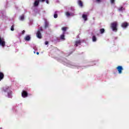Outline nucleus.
I'll return each instance as SVG.
<instances>
[{"mask_svg":"<svg viewBox=\"0 0 129 129\" xmlns=\"http://www.w3.org/2000/svg\"><path fill=\"white\" fill-rule=\"evenodd\" d=\"M100 32L101 34H103V33H104V29H101L100 30Z\"/></svg>","mask_w":129,"mask_h":129,"instance_id":"nucleus-12","label":"nucleus"},{"mask_svg":"<svg viewBox=\"0 0 129 129\" xmlns=\"http://www.w3.org/2000/svg\"><path fill=\"white\" fill-rule=\"evenodd\" d=\"M4 77H5V75H4V74L2 72H0V81L2 79H4Z\"/></svg>","mask_w":129,"mask_h":129,"instance_id":"nucleus-6","label":"nucleus"},{"mask_svg":"<svg viewBox=\"0 0 129 129\" xmlns=\"http://www.w3.org/2000/svg\"><path fill=\"white\" fill-rule=\"evenodd\" d=\"M22 34H25V30H23V31H22Z\"/></svg>","mask_w":129,"mask_h":129,"instance_id":"nucleus-24","label":"nucleus"},{"mask_svg":"<svg viewBox=\"0 0 129 129\" xmlns=\"http://www.w3.org/2000/svg\"><path fill=\"white\" fill-rule=\"evenodd\" d=\"M60 38H61V39H64V35H62L60 36Z\"/></svg>","mask_w":129,"mask_h":129,"instance_id":"nucleus-20","label":"nucleus"},{"mask_svg":"<svg viewBox=\"0 0 129 129\" xmlns=\"http://www.w3.org/2000/svg\"><path fill=\"white\" fill-rule=\"evenodd\" d=\"M58 17V15L56 14H55L54 15V18H55V19L57 18Z\"/></svg>","mask_w":129,"mask_h":129,"instance_id":"nucleus-17","label":"nucleus"},{"mask_svg":"<svg viewBox=\"0 0 129 129\" xmlns=\"http://www.w3.org/2000/svg\"><path fill=\"white\" fill-rule=\"evenodd\" d=\"M127 23L125 22L122 24V28H126V27H127Z\"/></svg>","mask_w":129,"mask_h":129,"instance_id":"nucleus-8","label":"nucleus"},{"mask_svg":"<svg viewBox=\"0 0 129 129\" xmlns=\"http://www.w3.org/2000/svg\"><path fill=\"white\" fill-rule=\"evenodd\" d=\"M66 16H67V17H69V16H70V13H69V12H67Z\"/></svg>","mask_w":129,"mask_h":129,"instance_id":"nucleus-16","label":"nucleus"},{"mask_svg":"<svg viewBox=\"0 0 129 129\" xmlns=\"http://www.w3.org/2000/svg\"><path fill=\"white\" fill-rule=\"evenodd\" d=\"M36 36L39 39H41V38H42V35L41 34V32H40L39 31L37 32Z\"/></svg>","mask_w":129,"mask_h":129,"instance_id":"nucleus-4","label":"nucleus"},{"mask_svg":"<svg viewBox=\"0 0 129 129\" xmlns=\"http://www.w3.org/2000/svg\"><path fill=\"white\" fill-rule=\"evenodd\" d=\"M39 0H35L34 4V7H37V6L39 5Z\"/></svg>","mask_w":129,"mask_h":129,"instance_id":"nucleus-7","label":"nucleus"},{"mask_svg":"<svg viewBox=\"0 0 129 129\" xmlns=\"http://www.w3.org/2000/svg\"><path fill=\"white\" fill-rule=\"evenodd\" d=\"M41 2H45V0H41Z\"/></svg>","mask_w":129,"mask_h":129,"instance_id":"nucleus-26","label":"nucleus"},{"mask_svg":"<svg viewBox=\"0 0 129 129\" xmlns=\"http://www.w3.org/2000/svg\"><path fill=\"white\" fill-rule=\"evenodd\" d=\"M83 18L84 19V20H85V21H87V16L84 14L83 15Z\"/></svg>","mask_w":129,"mask_h":129,"instance_id":"nucleus-10","label":"nucleus"},{"mask_svg":"<svg viewBox=\"0 0 129 129\" xmlns=\"http://www.w3.org/2000/svg\"><path fill=\"white\" fill-rule=\"evenodd\" d=\"M62 31H63V32H65V31H66V30H67V27H62L61 28Z\"/></svg>","mask_w":129,"mask_h":129,"instance_id":"nucleus-14","label":"nucleus"},{"mask_svg":"<svg viewBox=\"0 0 129 129\" xmlns=\"http://www.w3.org/2000/svg\"><path fill=\"white\" fill-rule=\"evenodd\" d=\"M45 45H48V41H45Z\"/></svg>","mask_w":129,"mask_h":129,"instance_id":"nucleus-22","label":"nucleus"},{"mask_svg":"<svg viewBox=\"0 0 129 129\" xmlns=\"http://www.w3.org/2000/svg\"><path fill=\"white\" fill-rule=\"evenodd\" d=\"M97 2H98V3H99L100 2V0H97Z\"/></svg>","mask_w":129,"mask_h":129,"instance_id":"nucleus-25","label":"nucleus"},{"mask_svg":"<svg viewBox=\"0 0 129 129\" xmlns=\"http://www.w3.org/2000/svg\"><path fill=\"white\" fill-rule=\"evenodd\" d=\"M78 44H80V40L76 42V43H75L76 47H77L78 46Z\"/></svg>","mask_w":129,"mask_h":129,"instance_id":"nucleus-11","label":"nucleus"},{"mask_svg":"<svg viewBox=\"0 0 129 129\" xmlns=\"http://www.w3.org/2000/svg\"><path fill=\"white\" fill-rule=\"evenodd\" d=\"M20 20H21V21H23L24 20V16H22L20 17Z\"/></svg>","mask_w":129,"mask_h":129,"instance_id":"nucleus-18","label":"nucleus"},{"mask_svg":"<svg viewBox=\"0 0 129 129\" xmlns=\"http://www.w3.org/2000/svg\"><path fill=\"white\" fill-rule=\"evenodd\" d=\"M92 40H93V42H96V37L95 36H93Z\"/></svg>","mask_w":129,"mask_h":129,"instance_id":"nucleus-13","label":"nucleus"},{"mask_svg":"<svg viewBox=\"0 0 129 129\" xmlns=\"http://www.w3.org/2000/svg\"><path fill=\"white\" fill-rule=\"evenodd\" d=\"M117 69L119 72V73H121V71L122 70V67L119 66L117 68Z\"/></svg>","mask_w":129,"mask_h":129,"instance_id":"nucleus-5","label":"nucleus"},{"mask_svg":"<svg viewBox=\"0 0 129 129\" xmlns=\"http://www.w3.org/2000/svg\"><path fill=\"white\" fill-rule=\"evenodd\" d=\"M22 97H27L28 96V93L27 92L23 91L22 93Z\"/></svg>","mask_w":129,"mask_h":129,"instance_id":"nucleus-3","label":"nucleus"},{"mask_svg":"<svg viewBox=\"0 0 129 129\" xmlns=\"http://www.w3.org/2000/svg\"><path fill=\"white\" fill-rule=\"evenodd\" d=\"M0 45H1L2 47H5V46H6V42L5 41V39L1 37H0Z\"/></svg>","mask_w":129,"mask_h":129,"instance_id":"nucleus-2","label":"nucleus"},{"mask_svg":"<svg viewBox=\"0 0 129 129\" xmlns=\"http://www.w3.org/2000/svg\"><path fill=\"white\" fill-rule=\"evenodd\" d=\"M31 39V37L29 36V35H27L25 37V41H30Z\"/></svg>","mask_w":129,"mask_h":129,"instance_id":"nucleus-9","label":"nucleus"},{"mask_svg":"<svg viewBox=\"0 0 129 129\" xmlns=\"http://www.w3.org/2000/svg\"><path fill=\"white\" fill-rule=\"evenodd\" d=\"M111 3L113 4V3H114V0H111Z\"/></svg>","mask_w":129,"mask_h":129,"instance_id":"nucleus-21","label":"nucleus"},{"mask_svg":"<svg viewBox=\"0 0 129 129\" xmlns=\"http://www.w3.org/2000/svg\"><path fill=\"white\" fill-rule=\"evenodd\" d=\"M46 3H47V4H49V1L46 0Z\"/></svg>","mask_w":129,"mask_h":129,"instance_id":"nucleus-23","label":"nucleus"},{"mask_svg":"<svg viewBox=\"0 0 129 129\" xmlns=\"http://www.w3.org/2000/svg\"><path fill=\"white\" fill-rule=\"evenodd\" d=\"M11 30V31H14V25L12 26Z\"/></svg>","mask_w":129,"mask_h":129,"instance_id":"nucleus-19","label":"nucleus"},{"mask_svg":"<svg viewBox=\"0 0 129 129\" xmlns=\"http://www.w3.org/2000/svg\"><path fill=\"white\" fill-rule=\"evenodd\" d=\"M116 26H117V22H114L113 23L111 24V28L113 30V31H116Z\"/></svg>","mask_w":129,"mask_h":129,"instance_id":"nucleus-1","label":"nucleus"},{"mask_svg":"<svg viewBox=\"0 0 129 129\" xmlns=\"http://www.w3.org/2000/svg\"><path fill=\"white\" fill-rule=\"evenodd\" d=\"M79 6H80V7H82V6H83V4H82V2H81V1H79Z\"/></svg>","mask_w":129,"mask_h":129,"instance_id":"nucleus-15","label":"nucleus"},{"mask_svg":"<svg viewBox=\"0 0 129 129\" xmlns=\"http://www.w3.org/2000/svg\"><path fill=\"white\" fill-rule=\"evenodd\" d=\"M37 55H39V52L36 53Z\"/></svg>","mask_w":129,"mask_h":129,"instance_id":"nucleus-27","label":"nucleus"}]
</instances>
